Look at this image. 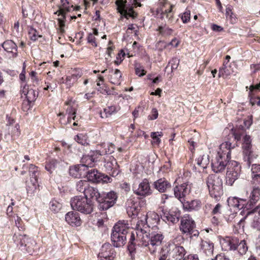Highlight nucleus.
I'll list each match as a JSON object with an SVG mask.
<instances>
[{
	"instance_id": "4c0bfd02",
	"label": "nucleus",
	"mask_w": 260,
	"mask_h": 260,
	"mask_svg": "<svg viewBox=\"0 0 260 260\" xmlns=\"http://www.w3.org/2000/svg\"><path fill=\"white\" fill-rule=\"evenodd\" d=\"M23 93L25 95L28 102H31L36 100L38 93L32 89H26L25 87L23 90Z\"/></svg>"
},
{
	"instance_id": "dca6fc26",
	"label": "nucleus",
	"mask_w": 260,
	"mask_h": 260,
	"mask_svg": "<svg viewBox=\"0 0 260 260\" xmlns=\"http://www.w3.org/2000/svg\"><path fill=\"white\" fill-rule=\"evenodd\" d=\"M244 219L247 220L248 227L251 231H260V214L254 212L253 210L248 211Z\"/></svg>"
},
{
	"instance_id": "f8f14e48",
	"label": "nucleus",
	"mask_w": 260,
	"mask_h": 260,
	"mask_svg": "<svg viewBox=\"0 0 260 260\" xmlns=\"http://www.w3.org/2000/svg\"><path fill=\"white\" fill-rule=\"evenodd\" d=\"M241 172V166L235 160H231L229 162L226 173V183L232 185L235 181L239 178Z\"/></svg>"
},
{
	"instance_id": "6ab92c4d",
	"label": "nucleus",
	"mask_w": 260,
	"mask_h": 260,
	"mask_svg": "<svg viewBox=\"0 0 260 260\" xmlns=\"http://www.w3.org/2000/svg\"><path fill=\"white\" fill-rule=\"evenodd\" d=\"M29 173L30 178L31 185H28L27 190V193L34 192L38 186V176L39 172L38 168L34 165H30L29 167Z\"/></svg>"
},
{
	"instance_id": "412c9836",
	"label": "nucleus",
	"mask_w": 260,
	"mask_h": 260,
	"mask_svg": "<svg viewBox=\"0 0 260 260\" xmlns=\"http://www.w3.org/2000/svg\"><path fill=\"white\" fill-rule=\"evenodd\" d=\"M115 146L111 143H101L96 145V150L94 152L96 156L99 157L101 155L111 154L114 152Z\"/></svg>"
},
{
	"instance_id": "052dcab7",
	"label": "nucleus",
	"mask_w": 260,
	"mask_h": 260,
	"mask_svg": "<svg viewBox=\"0 0 260 260\" xmlns=\"http://www.w3.org/2000/svg\"><path fill=\"white\" fill-rule=\"evenodd\" d=\"M252 119L251 118H248L247 119H246V120H245L243 121L244 125H239L238 126H237L236 128H239L240 126H243V128L245 131V128H249V127L252 124Z\"/></svg>"
},
{
	"instance_id": "58836bf2",
	"label": "nucleus",
	"mask_w": 260,
	"mask_h": 260,
	"mask_svg": "<svg viewBox=\"0 0 260 260\" xmlns=\"http://www.w3.org/2000/svg\"><path fill=\"white\" fill-rule=\"evenodd\" d=\"M156 30L159 32V35L163 37L169 36L171 35L174 31L173 29L169 27L166 24L160 25Z\"/></svg>"
},
{
	"instance_id": "3c124183",
	"label": "nucleus",
	"mask_w": 260,
	"mask_h": 260,
	"mask_svg": "<svg viewBox=\"0 0 260 260\" xmlns=\"http://www.w3.org/2000/svg\"><path fill=\"white\" fill-rule=\"evenodd\" d=\"M57 165V162L55 160H52L48 162L45 166V169L47 171L51 173L52 170L54 169Z\"/></svg>"
},
{
	"instance_id": "aec40b11",
	"label": "nucleus",
	"mask_w": 260,
	"mask_h": 260,
	"mask_svg": "<svg viewBox=\"0 0 260 260\" xmlns=\"http://www.w3.org/2000/svg\"><path fill=\"white\" fill-rule=\"evenodd\" d=\"M190 190V187L186 183L176 185L174 188V194L181 203L184 201V197L188 194Z\"/></svg>"
},
{
	"instance_id": "13d9d810",
	"label": "nucleus",
	"mask_w": 260,
	"mask_h": 260,
	"mask_svg": "<svg viewBox=\"0 0 260 260\" xmlns=\"http://www.w3.org/2000/svg\"><path fill=\"white\" fill-rule=\"evenodd\" d=\"M87 42L90 44L92 46L96 47L97 44L95 42V38L93 34L90 33L87 37Z\"/></svg>"
},
{
	"instance_id": "a18cd8bd",
	"label": "nucleus",
	"mask_w": 260,
	"mask_h": 260,
	"mask_svg": "<svg viewBox=\"0 0 260 260\" xmlns=\"http://www.w3.org/2000/svg\"><path fill=\"white\" fill-rule=\"evenodd\" d=\"M75 140L82 145L88 144L87 137L86 135L80 134L76 136Z\"/></svg>"
},
{
	"instance_id": "e2e57ef3",
	"label": "nucleus",
	"mask_w": 260,
	"mask_h": 260,
	"mask_svg": "<svg viewBox=\"0 0 260 260\" xmlns=\"http://www.w3.org/2000/svg\"><path fill=\"white\" fill-rule=\"evenodd\" d=\"M65 19H66V18L63 19V17L62 16L61 18H59L57 19L58 21L59 27H60V32L62 33L64 32V27L65 26Z\"/></svg>"
},
{
	"instance_id": "c9c22d12",
	"label": "nucleus",
	"mask_w": 260,
	"mask_h": 260,
	"mask_svg": "<svg viewBox=\"0 0 260 260\" xmlns=\"http://www.w3.org/2000/svg\"><path fill=\"white\" fill-rule=\"evenodd\" d=\"M84 194V197L87 199H88V198L95 199L98 201V198H100L101 194L98 191L96 188L89 186V185L87 188H86Z\"/></svg>"
},
{
	"instance_id": "f704fd0d",
	"label": "nucleus",
	"mask_w": 260,
	"mask_h": 260,
	"mask_svg": "<svg viewBox=\"0 0 260 260\" xmlns=\"http://www.w3.org/2000/svg\"><path fill=\"white\" fill-rule=\"evenodd\" d=\"M200 246L201 249L207 255L210 256L213 254L214 244L212 242L209 241L202 240Z\"/></svg>"
},
{
	"instance_id": "f03ea898",
	"label": "nucleus",
	"mask_w": 260,
	"mask_h": 260,
	"mask_svg": "<svg viewBox=\"0 0 260 260\" xmlns=\"http://www.w3.org/2000/svg\"><path fill=\"white\" fill-rule=\"evenodd\" d=\"M233 148L232 144L225 141L219 146L216 157L212 159V170L216 173L223 171L228 167L231 159V149Z\"/></svg>"
},
{
	"instance_id": "c85d7f7f",
	"label": "nucleus",
	"mask_w": 260,
	"mask_h": 260,
	"mask_svg": "<svg viewBox=\"0 0 260 260\" xmlns=\"http://www.w3.org/2000/svg\"><path fill=\"white\" fill-rule=\"evenodd\" d=\"M66 221L72 225L79 226L81 224V219L79 213L76 211L69 212L66 214Z\"/></svg>"
},
{
	"instance_id": "79ce46f5",
	"label": "nucleus",
	"mask_w": 260,
	"mask_h": 260,
	"mask_svg": "<svg viewBox=\"0 0 260 260\" xmlns=\"http://www.w3.org/2000/svg\"><path fill=\"white\" fill-rule=\"evenodd\" d=\"M73 7V5H70L69 4H66V6H61L59 7L58 11L56 12L55 14L58 13V15H61L63 17V19L66 18V13L70 12L71 10V8Z\"/></svg>"
},
{
	"instance_id": "ea45409f",
	"label": "nucleus",
	"mask_w": 260,
	"mask_h": 260,
	"mask_svg": "<svg viewBox=\"0 0 260 260\" xmlns=\"http://www.w3.org/2000/svg\"><path fill=\"white\" fill-rule=\"evenodd\" d=\"M239 254L243 255L246 254L248 250V246L246 241L244 240H241L240 242L238 241V244L236 246Z\"/></svg>"
},
{
	"instance_id": "6e6552de",
	"label": "nucleus",
	"mask_w": 260,
	"mask_h": 260,
	"mask_svg": "<svg viewBox=\"0 0 260 260\" xmlns=\"http://www.w3.org/2000/svg\"><path fill=\"white\" fill-rule=\"evenodd\" d=\"M180 230L181 232L190 238L198 237L199 232L196 229V223L192 218L187 214L184 215L181 218Z\"/></svg>"
},
{
	"instance_id": "393cba45",
	"label": "nucleus",
	"mask_w": 260,
	"mask_h": 260,
	"mask_svg": "<svg viewBox=\"0 0 260 260\" xmlns=\"http://www.w3.org/2000/svg\"><path fill=\"white\" fill-rule=\"evenodd\" d=\"M134 192L137 195L143 197L151 194L152 191L148 180L147 179H143Z\"/></svg>"
},
{
	"instance_id": "20e7f679",
	"label": "nucleus",
	"mask_w": 260,
	"mask_h": 260,
	"mask_svg": "<svg viewBox=\"0 0 260 260\" xmlns=\"http://www.w3.org/2000/svg\"><path fill=\"white\" fill-rule=\"evenodd\" d=\"M129 228L125 221H119L114 226L111 234V240L114 246L120 247L125 244Z\"/></svg>"
},
{
	"instance_id": "69168bd1",
	"label": "nucleus",
	"mask_w": 260,
	"mask_h": 260,
	"mask_svg": "<svg viewBox=\"0 0 260 260\" xmlns=\"http://www.w3.org/2000/svg\"><path fill=\"white\" fill-rule=\"evenodd\" d=\"M159 260H170L169 257H168V254L166 253V250H163L161 256H160Z\"/></svg>"
},
{
	"instance_id": "c03bdc74",
	"label": "nucleus",
	"mask_w": 260,
	"mask_h": 260,
	"mask_svg": "<svg viewBox=\"0 0 260 260\" xmlns=\"http://www.w3.org/2000/svg\"><path fill=\"white\" fill-rule=\"evenodd\" d=\"M116 107L114 106H109L107 108H104V111L101 113V117H106L111 116L112 114L116 112Z\"/></svg>"
},
{
	"instance_id": "e433bc0d",
	"label": "nucleus",
	"mask_w": 260,
	"mask_h": 260,
	"mask_svg": "<svg viewBox=\"0 0 260 260\" xmlns=\"http://www.w3.org/2000/svg\"><path fill=\"white\" fill-rule=\"evenodd\" d=\"M233 72V69L230 65H227V63L224 61L222 67L219 70L218 77H226Z\"/></svg>"
},
{
	"instance_id": "9b49d317",
	"label": "nucleus",
	"mask_w": 260,
	"mask_h": 260,
	"mask_svg": "<svg viewBox=\"0 0 260 260\" xmlns=\"http://www.w3.org/2000/svg\"><path fill=\"white\" fill-rule=\"evenodd\" d=\"M117 197V193L113 191L102 193L100 198H98L99 208L102 210L109 209L116 203Z\"/></svg>"
},
{
	"instance_id": "4468645a",
	"label": "nucleus",
	"mask_w": 260,
	"mask_h": 260,
	"mask_svg": "<svg viewBox=\"0 0 260 260\" xmlns=\"http://www.w3.org/2000/svg\"><path fill=\"white\" fill-rule=\"evenodd\" d=\"M104 167L105 171L113 177L117 176L119 172V165L116 159L112 155H106L104 157Z\"/></svg>"
},
{
	"instance_id": "774afa93",
	"label": "nucleus",
	"mask_w": 260,
	"mask_h": 260,
	"mask_svg": "<svg viewBox=\"0 0 260 260\" xmlns=\"http://www.w3.org/2000/svg\"><path fill=\"white\" fill-rule=\"evenodd\" d=\"M221 208V205L219 204H217L215 207L214 208L212 211V213L213 214H216L219 213L220 212V209Z\"/></svg>"
},
{
	"instance_id": "39448f33",
	"label": "nucleus",
	"mask_w": 260,
	"mask_h": 260,
	"mask_svg": "<svg viewBox=\"0 0 260 260\" xmlns=\"http://www.w3.org/2000/svg\"><path fill=\"white\" fill-rule=\"evenodd\" d=\"M206 183L212 197L217 199L222 194V180L219 176L209 175L206 180Z\"/></svg>"
},
{
	"instance_id": "8fccbe9b",
	"label": "nucleus",
	"mask_w": 260,
	"mask_h": 260,
	"mask_svg": "<svg viewBox=\"0 0 260 260\" xmlns=\"http://www.w3.org/2000/svg\"><path fill=\"white\" fill-rule=\"evenodd\" d=\"M162 133L161 132H152L151 133V137L153 140V143H156L157 144H159L160 142V140L159 138V137L162 136Z\"/></svg>"
},
{
	"instance_id": "a19ab883",
	"label": "nucleus",
	"mask_w": 260,
	"mask_h": 260,
	"mask_svg": "<svg viewBox=\"0 0 260 260\" xmlns=\"http://www.w3.org/2000/svg\"><path fill=\"white\" fill-rule=\"evenodd\" d=\"M228 205L230 207L240 209L243 208V205L240 203V200L236 197L229 198L228 200Z\"/></svg>"
},
{
	"instance_id": "de8ad7c7",
	"label": "nucleus",
	"mask_w": 260,
	"mask_h": 260,
	"mask_svg": "<svg viewBox=\"0 0 260 260\" xmlns=\"http://www.w3.org/2000/svg\"><path fill=\"white\" fill-rule=\"evenodd\" d=\"M142 216H146L147 217L146 220L147 223H148L147 220L149 219V218H150L153 219V224L155 223H157L158 221L159 220L158 215L154 212H150L146 215H142L139 220H140L141 219V217Z\"/></svg>"
},
{
	"instance_id": "680f3d73",
	"label": "nucleus",
	"mask_w": 260,
	"mask_h": 260,
	"mask_svg": "<svg viewBox=\"0 0 260 260\" xmlns=\"http://www.w3.org/2000/svg\"><path fill=\"white\" fill-rule=\"evenodd\" d=\"M19 126L18 124H16L14 127L12 128V137L14 138L16 136L18 137L20 134V132L19 131Z\"/></svg>"
},
{
	"instance_id": "5701e85b",
	"label": "nucleus",
	"mask_w": 260,
	"mask_h": 260,
	"mask_svg": "<svg viewBox=\"0 0 260 260\" xmlns=\"http://www.w3.org/2000/svg\"><path fill=\"white\" fill-rule=\"evenodd\" d=\"M238 239L237 238L226 237L220 240V243L222 249L225 251L236 250V245L238 244Z\"/></svg>"
},
{
	"instance_id": "bf43d9fd",
	"label": "nucleus",
	"mask_w": 260,
	"mask_h": 260,
	"mask_svg": "<svg viewBox=\"0 0 260 260\" xmlns=\"http://www.w3.org/2000/svg\"><path fill=\"white\" fill-rule=\"evenodd\" d=\"M158 113L156 108H153L151 114L148 116V119L150 120L156 119L158 117Z\"/></svg>"
},
{
	"instance_id": "37998d69",
	"label": "nucleus",
	"mask_w": 260,
	"mask_h": 260,
	"mask_svg": "<svg viewBox=\"0 0 260 260\" xmlns=\"http://www.w3.org/2000/svg\"><path fill=\"white\" fill-rule=\"evenodd\" d=\"M88 186L89 184L87 181L81 180L76 183V189L79 192H83L84 193Z\"/></svg>"
},
{
	"instance_id": "473e14b6",
	"label": "nucleus",
	"mask_w": 260,
	"mask_h": 260,
	"mask_svg": "<svg viewBox=\"0 0 260 260\" xmlns=\"http://www.w3.org/2000/svg\"><path fill=\"white\" fill-rule=\"evenodd\" d=\"M109 73L110 74L108 79L110 82L113 84L119 85L121 77L120 71L118 69H115V70L112 69L109 71Z\"/></svg>"
},
{
	"instance_id": "6e6d98bb",
	"label": "nucleus",
	"mask_w": 260,
	"mask_h": 260,
	"mask_svg": "<svg viewBox=\"0 0 260 260\" xmlns=\"http://www.w3.org/2000/svg\"><path fill=\"white\" fill-rule=\"evenodd\" d=\"M190 13L188 10L185 11L181 16V19L184 23L188 22L190 20Z\"/></svg>"
},
{
	"instance_id": "7c9ffc66",
	"label": "nucleus",
	"mask_w": 260,
	"mask_h": 260,
	"mask_svg": "<svg viewBox=\"0 0 260 260\" xmlns=\"http://www.w3.org/2000/svg\"><path fill=\"white\" fill-rule=\"evenodd\" d=\"M251 171V184H260V165H252Z\"/></svg>"
},
{
	"instance_id": "ddd939ff",
	"label": "nucleus",
	"mask_w": 260,
	"mask_h": 260,
	"mask_svg": "<svg viewBox=\"0 0 260 260\" xmlns=\"http://www.w3.org/2000/svg\"><path fill=\"white\" fill-rule=\"evenodd\" d=\"M165 250L170 260H182L186 253L183 246L174 243H169Z\"/></svg>"
},
{
	"instance_id": "7ed1b4c3",
	"label": "nucleus",
	"mask_w": 260,
	"mask_h": 260,
	"mask_svg": "<svg viewBox=\"0 0 260 260\" xmlns=\"http://www.w3.org/2000/svg\"><path fill=\"white\" fill-rule=\"evenodd\" d=\"M245 130L243 126H240L239 128H235L233 132V135L235 136V139L237 141L241 140L243 137V160L248 167H249L250 164L253 161V159L255 158L257 155L252 150L251 139L249 135L245 134Z\"/></svg>"
},
{
	"instance_id": "b1692460",
	"label": "nucleus",
	"mask_w": 260,
	"mask_h": 260,
	"mask_svg": "<svg viewBox=\"0 0 260 260\" xmlns=\"http://www.w3.org/2000/svg\"><path fill=\"white\" fill-rule=\"evenodd\" d=\"M99 157L96 155V153L93 151L90 155H83L81 158L80 164L84 166L85 171H87L89 167L92 168L94 167L95 162L97 161Z\"/></svg>"
},
{
	"instance_id": "cd10ccee",
	"label": "nucleus",
	"mask_w": 260,
	"mask_h": 260,
	"mask_svg": "<svg viewBox=\"0 0 260 260\" xmlns=\"http://www.w3.org/2000/svg\"><path fill=\"white\" fill-rule=\"evenodd\" d=\"M153 185L157 190L161 193L166 192L171 187V183L165 178H160L155 181Z\"/></svg>"
},
{
	"instance_id": "f3484780",
	"label": "nucleus",
	"mask_w": 260,
	"mask_h": 260,
	"mask_svg": "<svg viewBox=\"0 0 260 260\" xmlns=\"http://www.w3.org/2000/svg\"><path fill=\"white\" fill-rule=\"evenodd\" d=\"M160 8L157 10V13H160L161 19L166 17L168 22L171 23L173 22V13L172 12L173 5L166 0H159Z\"/></svg>"
},
{
	"instance_id": "2f4dec72",
	"label": "nucleus",
	"mask_w": 260,
	"mask_h": 260,
	"mask_svg": "<svg viewBox=\"0 0 260 260\" xmlns=\"http://www.w3.org/2000/svg\"><path fill=\"white\" fill-rule=\"evenodd\" d=\"M69 173L74 178H80L82 176L85 175V171L84 169V166L80 164L71 167Z\"/></svg>"
},
{
	"instance_id": "0e129e2a",
	"label": "nucleus",
	"mask_w": 260,
	"mask_h": 260,
	"mask_svg": "<svg viewBox=\"0 0 260 260\" xmlns=\"http://www.w3.org/2000/svg\"><path fill=\"white\" fill-rule=\"evenodd\" d=\"M182 260H199V258L196 254H190L184 257Z\"/></svg>"
},
{
	"instance_id": "a878e982",
	"label": "nucleus",
	"mask_w": 260,
	"mask_h": 260,
	"mask_svg": "<svg viewBox=\"0 0 260 260\" xmlns=\"http://www.w3.org/2000/svg\"><path fill=\"white\" fill-rule=\"evenodd\" d=\"M251 188L248 202L249 206L255 204L260 199V184H251Z\"/></svg>"
},
{
	"instance_id": "423d86ee",
	"label": "nucleus",
	"mask_w": 260,
	"mask_h": 260,
	"mask_svg": "<svg viewBox=\"0 0 260 260\" xmlns=\"http://www.w3.org/2000/svg\"><path fill=\"white\" fill-rule=\"evenodd\" d=\"M71 206L74 210L88 214L93 211V205L90 199L82 196H76L71 200Z\"/></svg>"
},
{
	"instance_id": "9d476101",
	"label": "nucleus",
	"mask_w": 260,
	"mask_h": 260,
	"mask_svg": "<svg viewBox=\"0 0 260 260\" xmlns=\"http://www.w3.org/2000/svg\"><path fill=\"white\" fill-rule=\"evenodd\" d=\"M14 240L19 248L22 251H25L29 254L33 253L34 248L36 245L35 241L31 238H28L25 235H15Z\"/></svg>"
},
{
	"instance_id": "a211bd4d",
	"label": "nucleus",
	"mask_w": 260,
	"mask_h": 260,
	"mask_svg": "<svg viewBox=\"0 0 260 260\" xmlns=\"http://www.w3.org/2000/svg\"><path fill=\"white\" fill-rule=\"evenodd\" d=\"M114 248L109 243L103 244L98 254L99 260H113L116 254Z\"/></svg>"
},
{
	"instance_id": "4be33fe9",
	"label": "nucleus",
	"mask_w": 260,
	"mask_h": 260,
	"mask_svg": "<svg viewBox=\"0 0 260 260\" xmlns=\"http://www.w3.org/2000/svg\"><path fill=\"white\" fill-rule=\"evenodd\" d=\"M9 58H15L18 55L17 45L12 40H8L2 44Z\"/></svg>"
},
{
	"instance_id": "603ef678",
	"label": "nucleus",
	"mask_w": 260,
	"mask_h": 260,
	"mask_svg": "<svg viewBox=\"0 0 260 260\" xmlns=\"http://www.w3.org/2000/svg\"><path fill=\"white\" fill-rule=\"evenodd\" d=\"M136 74L140 77L143 76L146 74V72L144 70V68L140 64H137L135 67Z\"/></svg>"
},
{
	"instance_id": "09e8293b",
	"label": "nucleus",
	"mask_w": 260,
	"mask_h": 260,
	"mask_svg": "<svg viewBox=\"0 0 260 260\" xmlns=\"http://www.w3.org/2000/svg\"><path fill=\"white\" fill-rule=\"evenodd\" d=\"M62 207V205L57 201L53 200L50 202V208L52 211L58 212Z\"/></svg>"
},
{
	"instance_id": "338daca9",
	"label": "nucleus",
	"mask_w": 260,
	"mask_h": 260,
	"mask_svg": "<svg viewBox=\"0 0 260 260\" xmlns=\"http://www.w3.org/2000/svg\"><path fill=\"white\" fill-rule=\"evenodd\" d=\"M250 68L251 70H253V72L255 73L256 71L260 70V63L252 64L250 66Z\"/></svg>"
},
{
	"instance_id": "72a5a7b5",
	"label": "nucleus",
	"mask_w": 260,
	"mask_h": 260,
	"mask_svg": "<svg viewBox=\"0 0 260 260\" xmlns=\"http://www.w3.org/2000/svg\"><path fill=\"white\" fill-rule=\"evenodd\" d=\"M179 214L178 213L173 214L162 210V214L161 215V217L166 222L175 223L179 221Z\"/></svg>"
},
{
	"instance_id": "c756f323",
	"label": "nucleus",
	"mask_w": 260,
	"mask_h": 260,
	"mask_svg": "<svg viewBox=\"0 0 260 260\" xmlns=\"http://www.w3.org/2000/svg\"><path fill=\"white\" fill-rule=\"evenodd\" d=\"M183 204V208L188 211L193 210H199L202 206V203L199 200H194L191 201H185L182 203Z\"/></svg>"
},
{
	"instance_id": "864d4df0",
	"label": "nucleus",
	"mask_w": 260,
	"mask_h": 260,
	"mask_svg": "<svg viewBox=\"0 0 260 260\" xmlns=\"http://www.w3.org/2000/svg\"><path fill=\"white\" fill-rule=\"evenodd\" d=\"M29 36L30 39L34 41H36L40 36L37 30L34 28H30L29 31Z\"/></svg>"
},
{
	"instance_id": "bb28decb",
	"label": "nucleus",
	"mask_w": 260,
	"mask_h": 260,
	"mask_svg": "<svg viewBox=\"0 0 260 260\" xmlns=\"http://www.w3.org/2000/svg\"><path fill=\"white\" fill-rule=\"evenodd\" d=\"M208 155H201L196 160V164L193 166L195 171L201 172L206 169L209 164Z\"/></svg>"
},
{
	"instance_id": "49530a36",
	"label": "nucleus",
	"mask_w": 260,
	"mask_h": 260,
	"mask_svg": "<svg viewBox=\"0 0 260 260\" xmlns=\"http://www.w3.org/2000/svg\"><path fill=\"white\" fill-rule=\"evenodd\" d=\"M81 74L79 72L78 73H74L72 74L71 76H68L66 78V83L68 84H73L74 82L80 78Z\"/></svg>"
},
{
	"instance_id": "5fc2aeb1",
	"label": "nucleus",
	"mask_w": 260,
	"mask_h": 260,
	"mask_svg": "<svg viewBox=\"0 0 260 260\" xmlns=\"http://www.w3.org/2000/svg\"><path fill=\"white\" fill-rule=\"evenodd\" d=\"M169 63L171 65V69L173 71L174 70H176L178 68L179 63V59L176 57L173 58L169 62Z\"/></svg>"
},
{
	"instance_id": "0eeeda50",
	"label": "nucleus",
	"mask_w": 260,
	"mask_h": 260,
	"mask_svg": "<svg viewBox=\"0 0 260 260\" xmlns=\"http://www.w3.org/2000/svg\"><path fill=\"white\" fill-rule=\"evenodd\" d=\"M115 4L117 7V10L121 15V19L123 17L128 19L129 17L135 18L137 17V14L133 10V5L135 6H141V4L136 1H134V4H132L126 0H117Z\"/></svg>"
},
{
	"instance_id": "f257e3e1",
	"label": "nucleus",
	"mask_w": 260,
	"mask_h": 260,
	"mask_svg": "<svg viewBox=\"0 0 260 260\" xmlns=\"http://www.w3.org/2000/svg\"><path fill=\"white\" fill-rule=\"evenodd\" d=\"M146 216H142L137 221L136 226V234L132 233L129 240L128 249L130 252L135 250L137 247L147 246L151 254H154L159 249L164 239L160 233H149L150 226L146 220Z\"/></svg>"
},
{
	"instance_id": "4d7b16f0",
	"label": "nucleus",
	"mask_w": 260,
	"mask_h": 260,
	"mask_svg": "<svg viewBox=\"0 0 260 260\" xmlns=\"http://www.w3.org/2000/svg\"><path fill=\"white\" fill-rule=\"evenodd\" d=\"M66 113L68 115H73V119L76 120V109L73 108L72 106H70L66 110Z\"/></svg>"
},
{
	"instance_id": "2eb2a0df",
	"label": "nucleus",
	"mask_w": 260,
	"mask_h": 260,
	"mask_svg": "<svg viewBox=\"0 0 260 260\" xmlns=\"http://www.w3.org/2000/svg\"><path fill=\"white\" fill-rule=\"evenodd\" d=\"M85 175L87 179L92 182L95 183H108L112 181V178L107 175H105L100 173L98 170L92 169L85 171Z\"/></svg>"
},
{
	"instance_id": "1a4fd4ad",
	"label": "nucleus",
	"mask_w": 260,
	"mask_h": 260,
	"mask_svg": "<svg viewBox=\"0 0 260 260\" xmlns=\"http://www.w3.org/2000/svg\"><path fill=\"white\" fill-rule=\"evenodd\" d=\"M146 204V201L138 197H131L126 203V209L128 215L134 217L138 215L141 208Z\"/></svg>"
}]
</instances>
